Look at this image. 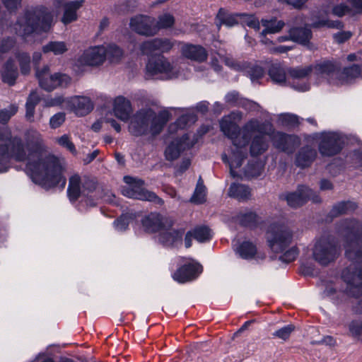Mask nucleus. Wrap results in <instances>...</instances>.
Listing matches in <instances>:
<instances>
[{"label":"nucleus","instance_id":"4d7b16f0","mask_svg":"<svg viewBox=\"0 0 362 362\" xmlns=\"http://www.w3.org/2000/svg\"><path fill=\"white\" fill-rule=\"evenodd\" d=\"M349 328L351 336L362 341V322L353 321Z\"/></svg>","mask_w":362,"mask_h":362},{"label":"nucleus","instance_id":"3c124183","mask_svg":"<svg viewBox=\"0 0 362 362\" xmlns=\"http://www.w3.org/2000/svg\"><path fill=\"white\" fill-rule=\"evenodd\" d=\"M21 74L23 75H27L30 71V57L28 53L22 52L18 53L16 56Z\"/></svg>","mask_w":362,"mask_h":362},{"label":"nucleus","instance_id":"338daca9","mask_svg":"<svg viewBox=\"0 0 362 362\" xmlns=\"http://www.w3.org/2000/svg\"><path fill=\"white\" fill-rule=\"evenodd\" d=\"M22 0H2L5 7L11 12L16 11L21 6Z\"/></svg>","mask_w":362,"mask_h":362},{"label":"nucleus","instance_id":"5701e85b","mask_svg":"<svg viewBox=\"0 0 362 362\" xmlns=\"http://www.w3.org/2000/svg\"><path fill=\"white\" fill-rule=\"evenodd\" d=\"M313 67L317 74L329 76L336 74H339L341 64L336 60L325 59L317 62Z\"/></svg>","mask_w":362,"mask_h":362},{"label":"nucleus","instance_id":"de8ad7c7","mask_svg":"<svg viewBox=\"0 0 362 362\" xmlns=\"http://www.w3.org/2000/svg\"><path fill=\"white\" fill-rule=\"evenodd\" d=\"M175 23V18L170 13H164L158 18V21L155 22V28L158 29V32L161 29H167L173 27Z\"/></svg>","mask_w":362,"mask_h":362},{"label":"nucleus","instance_id":"79ce46f5","mask_svg":"<svg viewBox=\"0 0 362 362\" xmlns=\"http://www.w3.org/2000/svg\"><path fill=\"white\" fill-rule=\"evenodd\" d=\"M194 239L199 243H204V226H199L191 230H189L185 237V247L192 246V240Z\"/></svg>","mask_w":362,"mask_h":362},{"label":"nucleus","instance_id":"1a4fd4ad","mask_svg":"<svg viewBox=\"0 0 362 362\" xmlns=\"http://www.w3.org/2000/svg\"><path fill=\"white\" fill-rule=\"evenodd\" d=\"M106 48L103 45L93 46L85 49L75 60L74 69L76 71H83L85 66H98L105 61Z\"/></svg>","mask_w":362,"mask_h":362},{"label":"nucleus","instance_id":"052dcab7","mask_svg":"<svg viewBox=\"0 0 362 362\" xmlns=\"http://www.w3.org/2000/svg\"><path fill=\"white\" fill-rule=\"evenodd\" d=\"M298 255V250L296 247H293L286 251L280 256L279 259L286 263H290L294 261Z\"/></svg>","mask_w":362,"mask_h":362},{"label":"nucleus","instance_id":"20e7f679","mask_svg":"<svg viewBox=\"0 0 362 362\" xmlns=\"http://www.w3.org/2000/svg\"><path fill=\"white\" fill-rule=\"evenodd\" d=\"M243 118V113L240 111L230 112L228 115L224 116L220 122V128L224 135L229 138L233 144L240 148L238 156L234 153L233 158L229 162L230 173L235 177L234 168L241 166L243 160L245 158V153H243L241 148L248 145V136L245 133L243 128L242 133L238 123Z\"/></svg>","mask_w":362,"mask_h":362},{"label":"nucleus","instance_id":"dca6fc26","mask_svg":"<svg viewBox=\"0 0 362 362\" xmlns=\"http://www.w3.org/2000/svg\"><path fill=\"white\" fill-rule=\"evenodd\" d=\"M146 71L152 76L164 74L170 77L173 74V66L163 54L151 57L146 64Z\"/></svg>","mask_w":362,"mask_h":362},{"label":"nucleus","instance_id":"4468645a","mask_svg":"<svg viewBox=\"0 0 362 362\" xmlns=\"http://www.w3.org/2000/svg\"><path fill=\"white\" fill-rule=\"evenodd\" d=\"M174 41L168 38L156 37L146 40L140 45V49L144 54L151 55L154 52H159L160 54L168 53L174 47Z\"/></svg>","mask_w":362,"mask_h":362},{"label":"nucleus","instance_id":"39448f33","mask_svg":"<svg viewBox=\"0 0 362 362\" xmlns=\"http://www.w3.org/2000/svg\"><path fill=\"white\" fill-rule=\"evenodd\" d=\"M53 16L46 8L27 11L14 25L15 33L23 37L33 33L47 32L52 23Z\"/></svg>","mask_w":362,"mask_h":362},{"label":"nucleus","instance_id":"7ed1b4c3","mask_svg":"<svg viewBox=\"0 0 362 362\" xmlns=\"http://www.w3.org/2000/svg\"><path fill=\"white\" fill-rule=\"evenodd\" d=\"M170 117L171 114L167 110L157 113L151 108H142L132 116L129 130L135 136L148 134L156 136L161 133Z\"/></svg>","mask_w":362,"mask_h":362},{"label":"nucleus","instance_id":"c03bdc74","mask_svg":"<svg viewBox=\"0 0 362 362\" xmlns=\"http://www.w3.org/2000/svg\"><path fill=\"white\" fill-rule=\"evenodd\" d=\"M226 103L231 107H245L248 100L242 98L237 91H232L226 95Z\"/></svg>","mask_w":362,"mask_h":362},{"label":"nucleus","instance_id":"5fc2aeb1","mask_svg":"<svg viewBox=\"0 0 362 362\" xmlns=\"http://www.w3.org/2000/svg\"><path fill=\"white\" fill-rule=\"evenodd\" d=\"M132 218L130 214H122L114 221V225L117 230L120 231L125 230Z\"/></svg>","mask_w":362,"mask_h":362},{"label":"nucleus","instance_id":"09e8293b","mask_svg":"<svg viewBox=\"0 0 362 362\" xmlns=\"http://www.w3.org/2000/svg\"><path fill=\"white\" fill-rule=\"evenodd\" d=\"M106 48L105 59H108L111 62L119 61L122 57V50L115 45H109Z\"/></svg>","mask_w":362,"mask_h":362},{"label":"nucleus","instance_id":"c9c22d12","mask_svg":"<svg viewBox=\"0 0 362 362\" xmlns=\"http://www.w3.org/2000/svg\"><path fill=\"white\" fill-rule=\"evenodd\" d=\"M290 36L293 41L305 45L312 37V32L308 28H293L290 30Z\"/></svg>","mask_w":362,"mask_h":362},{"label":"nucleus","instance_id":"f257e3e1","mask_svg":"<svg viewBox=\"0 0 362 362\" xmlns=\"http://www.w3.org/2000/svg\"><path fill=\"white\" fill-rule=\"evenodd\" d=\"M25 143L11 132L0 131V173L8 169L11 159L23 162L28 158L26 173L32 180L42 186L64 188L66 180L63 175V167L54 156H44L42 148V135L36 130L29 129L25 134Z\"/></svg>","mask_w":362,"mask_h":362},{"label":"nucleus","instance_id":"9d476101","mask_svg":"<svg viewBox=\"0 0 362 362\" xmlns=\"http://www.w3.org/2000/svg\"><path fill=\"white\" fill-rule=\"evenodd\" d=\"M35 75L40 86L47 91H52L57 86H67L71 82V78L66 74L59 73L51 74L48 66H45L40 70L36 69Z\"/></svg>","mask_w":362,"mask_h":362},{"label":"nucleus","instance_id":"f03ea898","mask_svg":"<svg viewBox=\"0 0 362 362\" xmlns=\"http://www.w3.org/2000/svg\"><path fill=\"white\" fill-rule=\"evenodd\" d=\"M345 256L351 263L343 269L341 279L347 284V293L354 298L362 295V223L356 219H345L340 223Z\"/></svg>","mask_w":362,"mask_h":362},{"label":"nucleus","instance_id":"9b49d317","mask_svg":"<svg viewBox=\"0 0 362 362\" xmlns=\"http://www.w3.org/2000/svg\"><path fill=\"white\" fill-rule=\"evenodd\" d=\"M271 141L276 150L287 155H292L301 144L298 136L279 131H276L271 135Z\"/></svg>","mask_w":362,"mask_h":362},{"label":"nucleus","instance_id":"ea45409f","mask_svg":"<svg viewBox=\"0 0 362 362\" xmlns=\"http://www.w3.org/2000/svg\"><path fill=\"white\" fill-rule=\"evenodd\" d=\"M264 170V164L259 159L250 160L245 168V175L248 178L259 177Z\"/></svg>","mask_w":362,"mask_h":362},{"label":"nucleus","instance_id":"69168bd1","mask_svg":"<svg viewBox=\"0 0 362 362\" xmlns=\"http://www.w3.org/2000/svg\"><path fill=\"white\" fill-rule=\"evenodd\" d=\"M351 11V8L344 4L337 5L333 8V13L339 17H342L346 13H349Z\"/></svg>","mask_w":362,"mask_h":362},{"label":"nucleus","instance_id":"0eeeda50","mask_svg":"<svg viewBox=\"0 0 362 362\" xmlns=\"http://www.w3.org/2000/svg\"><path fill=\"white\" fill-rule=\"evenodd\" d=\"M266 238L272 252L280 253L292 243L293 233L284 225L274 223L269 226Z\"/></svg>","mask_w":362,"mask_h":362},{"label":"nucleus","instance_id":"2f4dec72","mask_svg":"<svg viewBox=\"0 0 362 362\" xmlns=\"http://www.w3.org/2000/svg\"><path fill=\"white\" fill-rule=\"evenodd\" d=\"M215 23L219 30L222 25L232 27L237 25L238 23V21L236 18V15L230 13L226 9L221 8L216 14Z\"/></svg>","mask_w":362,"mask_h":362},{"label":"nucleus","instance_id":"37998d69","mask_svg":"<svg viewBox=\"0 0 362 362\" xmlns=\"http://www.w3.org/2000/svg\"><path fill=\"white\" fill-rule=\"evenodd\" d=\"M67 50L68 48L64 42H49L42 47V51L44 53L53 52L55 55L62 54Z\"/></svg>","mask_w":362,"mask_h":362},{"label":"nucleus","instance_id":"6e6552de","mask_svg":"<svg viewBox=\"0 0 362 362\" xmlns=\"http://www.w3.org/2000/svg\"><path fill=\"white\" fill-rule=\"evenodd\" d=\"M124 181L128 185L122 188V194L127 197L154 202L163 205V200L158 197L154 192L144 189V181L131 176H124Z\"/></svg>","mask_w":362,"mask_h":362},{"label":"nucleus","instance_id":"473e14b6","mask_svg":"<svg viewBox=\"0 0 362 362\" xmlns=\"http://www.w3.org/2000/svg\"><path fill=\"white\" fill-rule=\"evenodd\" d=\"M185 142L182 140L172 141L165 148V159L169 161H173L178 158L181 152L185 150Z\"/></svg>","mask_w":362,"mask_h":362},{"label":"nucleus","instance_id":"0e129e2a","mask_svg":"<svg viewBox=\"0 0 362 362\" xmlns=\"http://www.w3.org/2000/svg\"><path fill=\"white\" fill-rule=\"evenodd\" d=\"M281 121L283 125L295 126L298 123V119L296 115L284 114L281 116Z\"/></svg>","mask_w":362,"mask_h":362},{"label":"nucleus","instance_id":"412c9836","mask_svg":"<svg viewBox=\"0 0 362 362\" xmlns=\"http://www.w3.org/2000/svg\"><path fill=\"white\" fill-rule=\"evenodd\" d=\"M173 222L169 221L165 230L160 232L158 235V240L165 246L173 247L177 243L182 242V230L171 229Z\"/></svg>","mask_w":362,"mask_h":362},{"label":"nucleus","instance_id":"e433bc0d","mask_svg":"<svg viewBox=\"0 0 362 362\" xmlns=\"http://www.w3.org/2000/svg\"><path fill=\"white\" fill-rule=\"evenodd\" d=\"M40 100V98L36 91H32L28 95L25 103V117L28 121H34L35 109Z\"/></svg>","mask_w":362,"mask_h":362},{"label":"nucleus","instance_id":"774afa93","mask_svg":"<svg viewBox=\"0 0 362 362\" xmlns=\"http://www.w3.org/2000/svg\"><path fill=\"white\" fill-rule=\"evenodd\" d=\"M351 37L350 32H341L334 35V37L338 43H344Z\"/></svg>","mask_w":362,"mask_h":362},{"label":"nucleus","instance_id":"423d86ee","mask_svg":"<svg viewBox=\"0 0 362 362\" xmlns=\"http://www.w3.org/2000/svg\"><path fill=\"white\" fill-rule=\"evenodd\" d=\"M341 252V246L334 238L322 237L315 243L313 255L320 265L327 266L338 259Z\"/></svg>","mask_w":362,"mask_h":362},{"label":"nucleus","instance_id":"f3484780","mask_svg":"<svg viewBox=\"0 0 362 362\" xmlns=\"http://www.w3.org/2000/svg\"><path fill=\"white\" fill-rule=\"evenodd\" d=\"M286 199L288 204L293 208L303 206L308 199L313 202H320L319 196L315 195L313 191L305 186H300L296 192L287 194Z\"/></svg>","mask_w":362,"mask_h":362},{"label":"nucleus","instance_id":"680f3d73","mask_svg":"<svg viewBox=\"0 0 362 362\" xmlns=\"http://www.w3.org/2000/svg\"><path fill=\"white\" fill-rule=\"evenodd\" d=\"M247 71L252 81L262 78L264 74V69L258 65L249 67Z\"/></svg>","mask_w":362,"mask_h":362},{"label":"nucleus","instance_id":"bb28decb","mask_svg":"<svg viewBox=\"0 0 362 362\" xmlns=\"http://www.w3.org/2000/svg\"><path fill=\"white\" fill-rule=\"evenodd\" d=\"M250 141V153L253 157L263 154L269 148V142L263 135H256Z\"/></svg>","mask_w":362,"mask_h":362},{"label":"nucleus","instance_id":"8fccbe9b","mask_svg":"<svg viewBox=\"0 0 362 362\" xmlns=\"http://www.w3.org/2000/svg\"><path fill=\"white\" fill-rule=\"evenodd\" d=\"M189 202L195 204H202L204 202V185L202 182V177H199V179L197 182V187L192 194V197L189 200Z\"/></svg>","mask_w":362,"mask_h":362},{"label":"nucleus","instance_id":"a18cd8bd","mask_svg":"<svg viewBox=\"0 0 362 362\" xmlns=\"http://www.w3.org/2000/svg\"><path fill=\"white\" fill-rule=\"evenodd\" d=\"M313 71V66H298L288 70L289 76L294 79H303L308 77Z\"/></svg>","mask_w":362,"mask_h":362},{"label":"nucleus","instance_id":"7c9ffc66","mask_svg":"<svg viewBox=\"0 0 362 362\" xmlns=\"http://www.w3.org/2000/svg\"><path fill=\"white\" fill-rule=\"evenodd\" d=\"M228 194L239 201H247L251 197V189L245 185L233 183L228 190Z\"/></svg>","mask_w":362,"mask_h":362},{"label":"nucleus","instance_id":"c85d7f7f","mask_svg":"<svg viewBox=\"0 0 362 362\" xmlns=\"http://www.w3.org/2000/svg\"><path fill=\"white\" fill-rule=\"evenodd\" d=\"M197 116L194 112H187L181 115L177 119L169 126V132L173 133L177 129H183L195 123Z\"/></svg>","mask_w":362,"mask_h":362},{"label":"nucleus","instance_id":"aec40b11","mask_svg":"<svg viewBox=\"0 0 362 362\" xmlns=\"http://www.w3.org/2000/svg\"><path fill=\"white\" fill-rule=\"evenodd\" d=\"M170 220L157 213H151L142 220V225L148 233H157L165 230Z\"/></svg>","mask_w":362,"mask_h":362},{"label":"nucleus","instance_id":"e2e57ef3","mask_svg":"<svg viewBox=\"0 0 362 362\" xmlns=\"http://www.w3.org/2000/svg\"><path fill=\"white\" fill-rule=\"evenodd\" d=\"M65 121V114L64 112H58L53 115L49 120V125L52 129L59 127Z\"/></svg>","mask_w":362,"mask_h":362},{"label":"nucleus","instance_id":"a211bd4d","mask_svg":"<svg viewBox=\"0 0 362 362\" xmlns=\"http://www.w3.org/2000/svg\"><path fill=\"white\" fill-rule=\"evenodd\" d=\"M342 141L339 136L329 133L322 136L319 144V151L324 156H333L341 151Z\"/></svg>","mask_w":362,"mask_h":362},{"label":"nucleus","instance_id":"c756f323","mask_svg":"<svg viewBox=\"0 0 362 362\" xmlns=\"http://www.w3.org/2000/svg\"><path fill=\"white\" fill-rule=\"evenodd\" d=\"M18 76V69L15 65L14 61L11 59H8L5 64L1 73L2 81L9 86H13Z\"/></svg>","mask_w":362,"mask_h":362},{"label":"nucleus","instance_id":"bf43d9fd","mask_svg":"<svg viewBox=\"0 0 362 362\" xmlns=\"http://www.w3.org/2000/svg\"><path fill=\"white\" fill-rule=\"evenodd\" d=\"M18 111V107L11 105L8 110L4 109L0 111V123L6 124L8 122L11 117L14 115Z\"/></svg>","mask_w":362,"mask_h":362},{"label":"nucleus","instance_id":"58836bf2","mask_svg":"<svg viewBox=\"0 0 362 362\" xmlns=\"http://www.w3.org/2000/svg\"><path fill=\"white\" fill-rule=\"evenodd\" d=\"M269 75L276 83L282 85L286 83V71L280 64H272L269 69Z\"/></svg>","mask_w":362,"mask_h":362},{"label":"nucleus","instance_id":"cd10ccee","mask_svg":"<svg viewBox=\"0 0 362 362\" xmlns=\"http://www.w3.org/2000/svg\"><path fill=\"white\" fill-rule=\"evenodd\" d=\"M183 57L191 60L201 62L204 59V49L202 46L184 44L181 47Z\"/></svg>","mask_w":362,"mask_h":362},{"label":"nucleus","instance_id":"72a5a7b5","mask_svg":"<svg viewBox=\"0 0 362 362\" xmlns=\"http://www.w3.org/2000/svg\"><path fill=\"white\" fill-rule=\"evenodd\" d=\"M359 76L362 77V68L358 64H353L350 66L345 67L338 76V79L342 83H347Z\"/></svg>","mask_w":362,"mask_h":362},{"label":"nucleus","instance_id":"a878e982","mask_svg":"<svg viewBox=\"0 0 362 362\" xmlns=\"http://www.w3.org/2000/svg\"><path fill=\"white\" fill-rule=\"evenodd\" d=\"M84 3L83 0L71 1L64 5V15L62 18V22L67 25L77 20V11L82 7Z\"/></svg>","mask_w":362,"mask_h":362},{"label":"nucleus","instance_id":"4be33fe9","mask_svg":"<svg viewBox=\"0 0 362 362\" xmlns=\"http://www.w3.org/2000/svg\"><path fill=\"white\" fill-rule=\"evenodd\" d=\"M317 151L311 146L300 148L296 154L294 163L302 169L310 167L317 158Z\"/></svg>","mask_w":362,"mask_h":362},{"label":"nucleus","instance_id":"a19ab883","mask_svg":"<svg viewBox=\"0 0 362 362\" xmlns=\"http://www.w3.org/2000/svg\"><path fill=\"white\" fill-rule=\"evenodd\" d=\"M257 252L256 245L250 241L243 242L237 248V252L243 259H249L255 257Z\"/></svg>","mask_w":362,"mask_h":362},{"label":"nucleus","instance_id":"13d9d810","mask_svg":"<svg viewBox=\"0 0 362 362\" xmlns=\"http://www.w3.org/2000/svg\"><path fill=\"white\" fill-rule=\"evenodd\" d=\"M16 45V40L12 37L0 40V57L2 54L8 52Z\"/></svg>","mask_w":362,"mask_h":362},{"label":"nucleus","instance_id":"4c0bfd02","mask_svg":"<svg viewBox=\"0 0 362 362\" xmlns=\"http://www.w3.org/2000/svg\"><path fill=\"white\" fill-rule=\"evenodd\" d=\"M261 23L264 27V29L262 31V35L264 36L269 33H276L281 31L285 25L282 21H277L274 18L270 20L262 19Z\"/></svg>","mask_w":362,"mask_h":362},{"label":"nucleus","instance_id":"6ab92c4d","mask_svg":"<svg viewBox=\"0 0 362 362\" xmlns=\"http://www.w3.org/2000/svg\"><path fill=\"white\" fill-rule=\"evenodd\" d=\"M243 130L248 136V144L251 140L252 133H259L258 135H267L271 138V135L275 133V129L272 123L269 122H260L257 119L249 120L244 126Z\"/></svg>","mask_w":362,"mask_h":362},{"label":"nucleus","instance_id":"b1692460","mask_svg":"<svg viewBox=\"0 0 362 362\" xmlns=\"http://www.w3.org/2000/svg\"><path fill=\"white\" fill-rule=\"evenodd\" d=\"M115 115L122 121H127L129 119L132 109L130 102L122 96L115 98L114 102Z\"/></svg>","mask_w":362,"mask_h":362},{"label":"nucleus","instance_id":"49530a36","mask_svg":"<svg viewBox=\"0 0 362 362\" xmlns=\"http://www.w3.org/2000/svg\"><path fill=\"white\" fill-rule=\"evenodd\" d=\"M240 224L245 227H255L259 221V217L255 212H247L238 216Z\"/></svg>","mask_w":362,"mask_h":362},{"label":"nucleus","instance_id":"393cba45","mask_svg":"<svg viewBox=\"0 0 362 362\" xmlns=\"http://www.w3.org/2000/svg\"><path fill=\"white\" fill-rule=\"evenodd\" d=\"M70 103L74 112L78 116H84L93 109L91 100L87 97L75 96Z\"/></svg>","mask_w":362,"mask_h":362},{"label":"nucleus","instance_id":"864d4df0","mask_svg":"<svg viewBox=\"0 0 362 362\" xmlns=\"http://www.w3.org/2000/svg\"><path fill=\"white\" fill-rule=\"evenodd\" d=\"M312 28H320L321 27H327L332 28H342L343 23L339 21H331V20H320L316 22H314L311 25Z\"/></svg>","mask_w":362,"mask_h":362},{"label":"nucleus","instance_id":"6e6d98bb","mask_svg":"<svg viewBox=\"0 0 362 362\" xmlns=\"http://www.w3.org/2000/svg\"><path fill=\"white\" fill-rule=\"evenodd\" d=\"M57 143L59 146L66 148L71 153L76 155L77 151L75 145L71 140V137L68 134H64L61 137L57 139Z\"/></svg>","mask_w":362,"mask_h":362},{"label":"nucleus","instance_id":"ddd939ff","mask_svg":"<svg viewBox=\"0 0 362 362\" xmlns=\"http://www.w3.org/2000/svg\"><path fill=\"white\" fill-rule=\"evenodd\" d=\"M202 265L192 259L186 261L173 274L175 281L186 283L196 279L202 272Z\"/></svg>","mask_w":362,"mask_h":362},{"label":"nucleus","instance_id":"603ef678","mask_svg":"<svg viewBox=\"0 0 362 362\" xmlns=\"http://www.w3.org/2000/svg\"><path fill=\"white\" fill-rule=\"evenodd\" d=\"M295 329V326L290 324L276 330L272 334V335L274 337H277L284 341H286L290 338L291 334L294 332Z\"/></svg>","mask_w":362,"mask_h":362},{"label":"nucleus","instance_id":"f8f14e48","mask_svg":"<svg viewBox=\"0 0 362 362\" xmlns=\"http://www.w3.org/2000/svg\"><path fill=\"white\" fill-rule=\"evenodd\" d=\"M88 192H93L96 188V182L93 179L84 175L82 177L78 174L69 178L67 194L71 202H76L81 196V187Z\"/></svg>","mask_w":362,"mask_h":362},{"label":"nucleus","instance_id":"2eb2a0df","mask_svg":"<svg viewBox=\"0 0 362 362\" xmlns=\"http://www.w3.org/2000/svg\"><path fill=\"white\" fill-rule=\"evenodd\" d=\"M130 28L139 35L153 36L158 33L155 28V18L148 16L139 15L131 18Z\"/></svg>","mask_w":362,"mask_h":362},{"label":"nucleus","instance_id":"f704fd0d","mask_svg":"<svg viewBox=\"0 0 362 362\" xmlns=\"http://www.w3.org/2000/svg\"><path fill=\"white\" fill-rule=\"evenodd\" d=\"M358 206L355 202L347 201L341 202L333 206L329 212L331 217H337L344 214L353 213Z\"/></svg>","mask_w":362,"mask_h":362}]
</instances>
